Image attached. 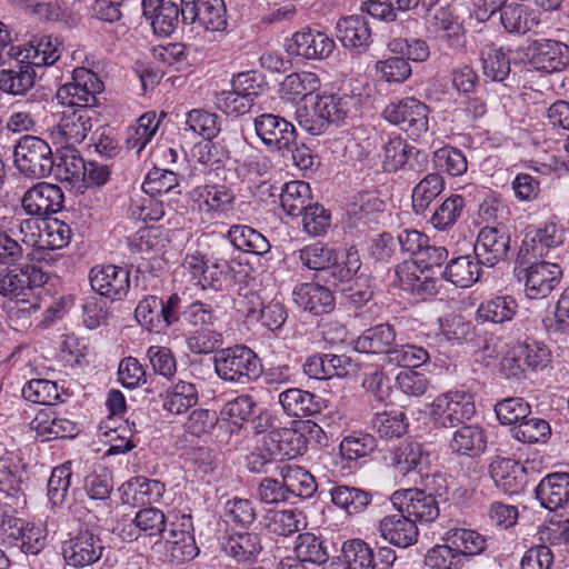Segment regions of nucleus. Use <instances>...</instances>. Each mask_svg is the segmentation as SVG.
<instances>
[{"mask_svg":"<svg viewBox=\"0 0 569 569\" xmlns=\"http://www.w3.org/2000/svg\"><path fill=\"white\" fill-rule=\"evenodd\" d=\"M298 258L301 264L309 270H328L332 280L331 286L351 280L361 267L359 253L350 248L346 251L345 259L340 263L338 252L328 244L317 241L298 250Z\"/></svg>","mask_w":569,"mask_h":569,"instance_id":"f257e3e1","label":"nucleus"},{"mask_svg":"<svg viewBox=\"0 0 569 569\" xmlns=\"http://www.w3.org/2000/svg\"><path fill=\"white\" fill-rule=\"evenodd\" d=\"M353 97L348 94H318L311 106L296 110L298 124L313 136L323 133L330 124L346 121L353 107Z\"/></svg>","mask_w":569,"mask_h":569,"instance_id":"f03ea898","label":"nucleus"},{"mask_svg":"<svg viewBox=\"0 0 569 569\" xmlns=\"http://www.w3.org/2000/svg\"><path fill=\"white\" fill-rule=\"evenodd\" d=\"M213 368L221 380L240 385L257 380L262 372L260 358L244 345L219 350L213 358Z\"/></svg>","mask_w":569,"mask_h":569,"instance_id":"7ed1b4c3","label":"nucleus"},{"mask_svg":"<svg viewBox=\"0 0 569 569\" xmlns=\"http://www.w3.org/2000/svg\"><path fill=\"white\" fill-rule=\"evenodd\" d=\"M14 164L26 178L41 180L48 178L54 167L51 147L36 136H23L14 147Z\"/></svg>","mask_w":569,"mask_h":569,"instance_id":"20e7f679","label":"nucleus"},{"mask_svg":"<svg viewBox=\"0 0 569 569\" xmlns=\"http://www.w3.org/2000/svg\"><path fill=\"white\" fill-rule=\"evenodd\" d=\"M156 541L154 547L164 550L166 557L176 562H183L193 559L199 549L193 536V523L190 515L174 513L169 520V528Z\"/></svg>","mask_w":569,"mask_h":569,"instance_id":"39448f33","label":"nucleus"},{"mask_svg":"<svg viewBox=\"0 0 569 569\" xmlns=\"http://www.w3.org/2000/svg\"><path fill=\"white\" fill-rule=\"evenodd\" d=\"M0 503V537L9 539L27 555H38L47 545V529L41 525L23 522L16 513H9Z\"/></svg>","mask_w":569,"mask_h":569,"instance_id":"423d86ee","label":"nucleus"},{"mask_svg":"<svg viewBox=\"0 0 569 569\" xmlns=\"http://www.w3.org/2000/svg\"><path fill=\"white\" fill-rule=\"evenodd\" d=\"M103 91V82L92 70L76 68L72 80L62 84L57 91L58 101L66 108H86L91 110L97 104V96Z\"/></svg>","mask_w":569,"mask_h":569,"instance_id":"0eeeda50","label":"nucleus"},{"mask_svg":"<svg viewBox=\"0 0 569 569\" xmlns=\"http://www.w3.org/2000/svg\"><path fill=\"white\" fill-rule=\"evenodd\" d=\"M429 107L413 97L389 103L382 111L383 118L398 126L408 137L418 139L429 129Z\"/></svg>","mask_w":569,"mask_h":569,"instance_id":"6e6552de","label":"nucleus"},{"mask_svg":"<svg viewBox=\"0 0 569 569\" xmlns=\"http://www.w3.org/2000/svg\"><path fill=\"white\" fill-rule=\"evenodd\" d=\"M518 264V278L525 281V293L529 299L547 298L560 283L562 270L559 264L540 259Z\"/></svg>","mask_w":569,"mask_h":569,"instance_id":"1a4fd4ad","label":"nucleus"},{"mask_svg":"<svg viewBox=\"0 0 569 569\" xmlns=\"http://www.w3.org/2000/svg\"><path fill=\"white\" fill-rule=\"evenodd\" d=\"M26 471L20 459L12 452H6L0 457V492L7 501L0 503L10 513H17L27 506L24 492Z\"/></svg>","mask_w":569,"mask_h":569,"instance_id":"9d476101","label":"nucleus"},{"mask_svg":"<svg viewBox=\"0 0 569 569\" xmlns=\"http://www.w3.org/2000/svg\"><path fill=\"white\" fill-rule=\"evenodd\" d=\"M475 412L473 398L465 391H448L438 396L431 405L435 423L446 428L471 419Z\"/></svg>","mask_w":569,"mask_h":569,"instance_id":"9b49d317","label":"nucleus"},{"mask_svg":"<svg viewBox=\"0 0 569 569\" xmlns=\"http://www.w3.org/2000/svg\"><path fill=\"white\" fill-rule=\"evenodd\" d=\"M48 279L46 272L31 263L0 269V296L18 299L26 296L28 291L42 287Z\"/></svg>","mask_w":569,"mask_h":569,"instance_id":"f8f14e48","label":"nucleus"},{"mask_svg":"<svg viewBox=\"0 0 569 569\" xmlns=\"http://www.w3.org/2000/svg\"><path fill=\"white\" fill-rule=\"evenodd\" d=\"M253 128L258 138L269 149L290 150L297 140L295 126L283 117L273 113H261L253 119Z\"/></svg>","mask_w":569,"mask_h":569,"instance_id":"ddd939ff","label":"nucleus"},{"mask_svg":"<svg viewBox=\"0 0 569 569\" xmlns=\"http://www.w3.org/2000/svg\"><path fill=\"white\" fill-rule=\"evenodd\" d=\"M64 193L60 186L38 181L21 197V208L30 217H46L61 211Z\"/></svg>","mask_w":569,"mask_h":569,"instance_id":"4468645a","label":"nucleus"},{"mask_svg":"<svg viewBox=\"0 0 569 569\" xmlns=\"http://www.w3.org/2000/svg\"><path fill=\"white\" fill-rule=\"evenodd\" d=\"M391 502L398 511L415 520V523L432 522L439 516V506L435 495L425 489L396 491L391 496Z\"/></svg>","mask_w":569,"mask_h":569,"instance_id":"2eb2a0df","label":"nucleus"},{"mask_svg":"<svg viewBox=\"0 0 569 569\" xmlns=\"http://www.w3.org/2000/svg\"><path fill=\"white\" fill-rule=\"evenodd\" d=\"M566 230L561 224L549 221L539 227L533 236L527 234L517 256V263H528L531 259H542L550 250L565 241Z\"/></svg>","mask_w":569,"mask_h":569,"instance_id":"dca6fc26","label":"nucleus"},{"mask_svg":"<svg viewBox=\"0 0 569 569\" xmlns=\"http://www.w3.org/2000/svg\"><path fill=\"white\" fill-rule=\"evenodd\" d=\"M181 20L186 24L198 22L206 30L220 31L227 26L223 0H180Z\"/></svg>","mask_w":569,"mask_h":569,"instance_id":"f3484780","label":"nucleus"},{"mask_svg":"<svg viewBox=\"0 0 569 569\" xmlns=\"http://www.w3.org/2000/svg\"><path fill=\"white\" fill-rule=\"evenodd\" d=\"M104 549L99 535L91 529H83L64 542L63 557L69 565L86 567L99 561Z\"/></svg>","mask_w":569,"mask_h":569,"instance_id":"a211bd4d","label":"nucleus"},{"mask_svg":"<svg viewBox=\"0 0 569 569\" xmlns=\"http://www.w3.org/2000/svg\"><path fill=\"white\" fill-rule=\"evenodd\" d=\"M89 280L94 291L111 300L123 299L130 288L129 270L114 264L93 267Z\"/></svg>","mask_w":569,"mask_h":569,"instance_id":"6ab92c4d","label":"nucleus"},{"mask_svg":"<svg viewBox=\"0 0 569 569\" xmlns=\"http://www.w3.org/2000/svg\"><path fill=\"white\" fill-rule=\"evenodd\" d=\"M377 532L386 542L401 549L416 545L419 538V529L415 520L398 510L378 521Z\"/></svg>","mask_w":569,"mask_h":569,"instance_id":"aec40b11","label":"nucleus"},{"mask_svg":"<svg viewBox=\"0 0 569 569\" xmlns=\"http://www.w3.org/2000/svg\"><path fill=\"white\" fill-rule=\"evenodd\" d=\"M530 63L539 71L559 72L569 66V46L553 39H539L529 44Z\"/></svg>","mask_w":569,"mask_h":569,"instance_id":"412c9836","label":"nucleus"},{"mask_svg":"<svg viewBox=\"0 0 569 569\" xmlns=\"http://www.w3.org/2000/svg\"><path fill=\"white\" fill-rule=\"evenodd\" d=\"M510 250L509 233L497 227L480 229L475 243V254L486 267H495L503 261Z\"/></svg>","mask_w":569,"mask_h":569,"instance_id":"4be33fe9","label":"nucleus"},{"mask_svg":"<svg viewBox=\"0 0 569 569\" xmlns=\"http://www.w3.org/2000/svg\"><path fill=\"white\" fill-rule=\"evenodd\" d=\"M335 47V41L325 32L307 29L292 36L287 50L308 60H322L333 52Z\"/></svg>","mask_w":569,"mask_h":569,"instance_id":"5701e85b","label":"nucleus"},{"mask_svg":"<svg viewBox=\"0 0 569 569\" xmlns=\"http://www.w3.org/2000/svg\"><path fill=\"white\" fill-rule=\"evenodd\" d=\"M306 436L293 428H277L263 436V449L278 459H292L307 451Z\"/></svg>","mask_w":569,"mask_h":569,"instance_id":"b1692460","label":"nucleus"},{"mask_svg":"<svg viewBox=\"0 0 569 569\" xmlns=\"http://www.w3.org/2000/svg\"><path fill=\"white\" fill-rule=\"evenodd\" d=\"M234 199L233 192L221 184H206L193 190V202L199 212L208 216L209 219L220 218L232 210Z\"/></svg>","mask_w":569,"mask_h":569,"instance_id":"393cba45","label":"nucleus"},{"mask_svg":"<svg viewBox=\"0 0 569 569\" xmlns=\"http://www.w3.org/2000/svg\"><path fill=\"white\" fill-rule=\"evenodd\" d=\"M396 274L401 288L419 300H426L438 292L437 280L418 262H402L397 266Z\"/></svg>","mask_w":569,"mask_h":569,"instance_id":"a878e982","label":"nucleus"},{"mask_svg":"<svg viewBox=\"0 0 569 569\" xmlns=\"http://www.w3.org/2000/svg\"><path fill=\"white\" fill-rule=\"evenodd\" d=\"M552 359L550 349L540 341L526 339L513 348V358L506 359L503 366L516 362V369L510 368L511 376H518L525 370H542Z\"/></svg>","mask_w":569,"mask_h":569,"instance_id":"bb28decb","label":"nucleus"},{"mask_svg":"<svg viewBox=\"0 0 569 569\" xmlns=\"http://www.w3.org/2000/svg\"><path fill=\"white\" fill-rule=\"evenodd\" d=\"M489 473L497 488L507 495L521 492L527 483V471L522 465L510 458L496 457Z\"/></svg>","mask_w":569,"mask_h":569,"instance_id":"cd10ccee","label":"nucleus"},{"mask_svg":"<svg viewBox=\"0 0 569 569\" xmlns=\"http://www.w3.org/2000/svg\"><path fill=\"white\" fill-rule=\"evenodd\" d=\"M142 13L157 34L168 37L178 27L181 7L172 0H142Z\"/></svg>","mask_w":569,"mask_h":569,"instance_id":"c85d7f7f","label":"nucleus"},{"mask_svg":"<svg viewBox=\"0 0 569 569\" xmlns=\"http://www.w3.org/2000/svg\"><path fill=\"white\" fill-rule=\"evenodd\" d=\"M29 426L41 441L73 438L79 433V428L74 421L58 417L54 412L48 410H40Z\"/></svg>","mask_w":569,"mask_h":569,"instance_id":"c756f323","label":"nucleus"},{"mask_svg":"<svg viewBox=\"0 0 569 569\" xmlns=\"http://www.w3.org/2000/svg\"><path fill=\"white\" fill-rule=\"evenodd\" d=\"M293 300L303 310L320 316L335 309V297L330 289L315 282H305L293 289Z\"/></svg>","mask_w":569,"mask_h":569,"instance_id":"7c9ffc66","label":"nucleus"},{"mask_svg":"<svg viewBox=\"0 0 569 569\" xmlns=\"http://www.w3.org/2000/svg\"><path fill=\"white\" fill-rule=\"evenodd\" d=\"M91 110L66 108L58 123V133L67 146L81 143L92 129Z\"/></svg>","mask_w":569,"mask_h":569,"instance_id":"2f4dec72","label":"nucleus"},{"mask_svg":"<svg viewBox=\"0 0 569 569\" xmlns=\"http://www.w3.org/2000/svg\"><path fill=\"white\" fill-rule=\"evenodd\" d=\"M500 21L507 32L525 34L541 23V14L523 3L502 2Z\"/></svg>","mask_w":569,"mask_h":569,"instance_id":"473e14b6","label":"nucleus"},{"mask_svg":"<svg viewBox=\"0 0 569 569\" xmlns=\"http://www.w3.org/2000/svg\"><path fill=\"white\" fill-rule=\"evenodd\" d=\"M535 493L543 508L551 511L562 508L569 501V473L556 472L546 476Z\"/></svg>","mask_w":569,"mask_h":569,"instance_id":"72a5a7b5","label":"nucleus"},{"mask_svg":"<svg viewBox=\"0 0 569 569\" xmlns=\"http://www.w3.org/2000/svg\"><path fill=\"white\" fill-rule=\"evenodd\" d=\"M428 29L440 40L453 49H462L466 43V32L458 17L445 8L437 9L428 20Z\"/></svg>","mask_w":569,"mask_h":569,"instance_id":"f704fd0d","label":"nucleus"},{"mask_svg":"<svg viewBox=\"0 0 569 569\" xmlns=\"http://www.w3.org/2000/svg\"><path fill=\"white\" fill-rule=\"evenodd\" d=\"M321 80L316 72L297 71L284 77L279 84L280 98L284 101L298 103L318 91Z\"/></svg>","mask_w":569,"mask_h":569,"instance_id":"c9c22d12","label":"nucleus"},{"mask_svg":"<svg viewBox=\"0 0 569 569\" xmlns=\"http://www.w3.org/2000/svg\"><path fill=\"white\" fill-rule=\"evenodd\" d=\"M337 37L349 49L366 50L371 43V29L363 16H348L338 20Z\"/></svg>","mask_w":569,"mask_h":569,"instance_id":"e433bc0d","label":"nucleus"},{"mask_svg":"<svg viewBox=\"0 0 569 569\" xmlns=\"http://www.w3.org/2000/svg\"><path fill=\"white\" fill-rule=\"evenodd\" d=\"M396 331L389 323L376 325L362 332L355 340V350L365 353L386 355L393 349Z\"/></svg>","mask_w":569,"mask_h":569,"instance_id":"4c0bfd02","label":"nucleus"},{"mask_svg":"<svg viewBox=\"0 0 569 569\" xmlns=\"http://www.w3.org/2000/svg\"><path fill=\"white\" fill-rule=\"evenodd\" d=\"M224 552L239 563L252 562L262 551L261 538L256 532H234L222 542Z\"/></svg>","mask_w":569,"mask_h":569,"instance_id":"58836bf2","label":"nucleus"},{"mask_svg":"<svg viewBox=\"0 0 569 569\" xmlns=\"http://www.w3.org/2000/svg\"><path fill=\"white\" fill-rule=\"evenodd\" d=\"M278 401L283 411L290 417L313 416L321 411L320 399L313 393L299 388H289L280 392Z\"/></svg>","mask_w":569,"mask_h":569,"instance_id":"ea45409f","label":"nucleus"},{"mask_svg":"<svg viewBox=\"0 0 569 569\" xmlns=\"http://www.w3.org/2000/svg\"><path fill=\"white\" fill-rule=\"evenodd\" d=\"M331 502L348 516H357L366 511L372 502L371 492L345 485L333 486L330 491Z\"/></svg>","mask_w":569,"mask_h":569,"instance_id":"a19ab883","label":"nucleus"},{"mask_svg":"<svg viewBox=\"0 0 569 569\" xmlns=\"http://www.w3.org/2000/svg\"><path fill=\"white\" fill-rule=\"evenodd\" d=\"M289 498H310L317 490L315 477L298 465L284 463L278 467Z\"/></svg>","mask_w":569,"mask_h":569,"instance_id":"79ce46f5","label":"nucleus"},{"mask_svg":"<svg viewBox=\"0 0 569 569\" xmlns=\"http://www.w3.org/2000/svg\"><path fill=\"white\" fill-rule=\"evenodd\" d=\"M428 458L421 443L406 440L391 451V466L401 475L411 471L421 472L422 467L428 463Z\"/></svg>","mask_w":569,"mask_h":569,"instance_id":"37998d69","label":"nucleus"},{"mask_svg":"<svg viewBox=\"0 0 569 569\" xmlns=\"http://www.w3.org/2000/svg\"><path fill=\"white\" fill-rule=\"evenodd\" d=\"M480 264L476 256H460L448 262L442 276L457 287L469 288L480 278Z\"/></svg>","mask_w":569,"mask_h":569,"instance_id":"c03bdc74","label":"nucleus"},{"mask_svg":"<svg viewBox=\"0 0 569 569\" xmlns=\"http://www.w3.org/2000/svg\"><path fill=\"white\" fill-rule=\"evenodd\" d=\"M264 528L278 536H291L306 526L305 517L297 509L269 510L262 517Z\"/></svg>","mask_w":569,"mask_h":569,"instance_id":"a18cd8bd","label":"nucleus"},{"mask_svg":"<svg viewBox=\"0 0 569 569\" xmlns=\"http://www.w3.org/2000/svg\"><path fill=\"white\" fill-rule=\"evenodd\" d=\"M227 237L236 249L243 252L264 254L271 248L268 239L262 233L246 224L231 226Z\"/></svg>","mask_w":569,"mask_h":569,"instance_id":"49530a36","label":"nucleus"},{"mask_svg":"<svg viewBox=\"0 0 569 569\" xmlns=\"http://www.w3.org/2000/svg\"><path fill=\"white\" fill-rule=\"evenodd\" d=\"M518 309L517 301L510 296H498L480 303L477 321L480 323H503L510 321Z\"/></svg>","mask_w":569,"mask_h":569,"instance_id":"de8ad7c7","label":"nucleus"},{"mask_svg":"<svg viewBox=\"0 0 569 569\" xmlns=\"http://www.w3.org/2000/svg\"><path fill=\"white\" fill-rule=\"evenodd\" d=\"M295 556L312 565L321 566L329 560V551L322 536L313 532L299 533L293 547Z\"/></svg>","mask_w":569,"mask_h":569,"instance_id":"09e8293b","label":"nucleus"},{"mask_svg":"<svg viewBox=\"0 0 569 569\" xmlns=\"http://www.w3.org/2000/svg\"><path fill=\"white\" fill-rule=\"evenodd\" d=\"M60 42L51 36H43L23 50H19L16 57L22 56L32 67L51 66L60 58Z\"/></svg>","mask_w":569,"mask_h":569,"instance_id":"8fccbe9b","label":"nucleus"},{"mask_svg":"<svg viewBox=\"0 0 569 569\" xmlns=\"http://www.w3.org/2000/svg\"><path fill=\"white\" fill-rule=\"evenodd\" d=\"M34 80L36 72L29 62L27 64H19L17 69L0 70V90L8 94H26L33 88Z\"/></svg>","mask_w":569,"mask_h":569,"instance_id":"3c124183","label":"nucleus"},{"mask_svg":"<svg viewBox=\"0 0 569 569\" xmlns=\"http://www.w3.org/2000/svg\"><path fill=\"white\" fill-rule=\"evenodd\" d=\"M341 560L346 569H376L373 549L361 538L343 541Z\"/></svg>","mask_w":569,"mask_h":569,"instance_id":"603ef678","label":"nucleus"},{"mask_svg":"<svg viewBox=\"0 0 569 569\" xmlns=\"http://www.w3.org/2000/svg\"><path fill=\"white\" fill-rule=\"evenodd\" d=\"M311 189L308 182L295 180L284 183L280 194L281 207L290 217L302 214L310 206Z\"/></svg>","mask_w":569,"mask_h":569,"instance_id":"864d4df0","label":"nucleus"},{"mask_svg":"<svg viewBox=\"0 0 569 569\" xmlns=\"http://www.w3.org/2000/svg\"><path fill=\"white\" fill-rule=\"evenodd\" d=\"M486 446L487 441L482 429L475 425L462 426L456 430L450 441L453 452L470 457L481 453Z\"/></svg>","mask_w":569,"mask_h":569,"instance_id":"5fc2aeb1","label":"nucleus"},{"mask_svg":"<svg viewBox=\"0 0 569 569\" xmlns=\"http://www.w3.org/2000/svg\"><path fill=\"white\" fill-rule=\"evenodd\" d=\"M443 189L445 180L439 172H431L420 180L412 190V209L415 213L423 214Z\"/></svg>","mask_w":569,"mask_h":569,"instance_id":"6e6d98bb","label":"nucleus"},{"mask_svg":"<svg viewBox=\"0 0 569 569\" xmlns=\"http://www.w3.org/2000/svg\"><path fill=\"white\" fill-rule=\"evenodd\" d=\"M465 208V198L460 194H451L436 208L429 221L435 229L448 231L462 217Z\"/></svg>","mask_w":569,"mask_h":569,"instance_id":"4d7b16f0","label":"nucleus"},{"mask_svg":"<svg viewBox=\"0 0 569 569\" xmlns=\"http://www.w3.org/2000/svg\"><path fill=\"white\" fill-rule=\"evenodd\" d=\"M446 542L460 556H477L487 548V540L475 530L456 528L446 533Z\"/></svg>","mask_w":569,"mask_h":569,"instance_id":"13d9d810","label":"nucleus"},{"mask_svg":"<svg viewBox=\"0 0 569 569\" xmlns=\"http://www.w3.org/2000/svg\"><path fill=\"white\" fill-rule=\"evenodd\" d=\"M159 127V120L154 112L142 114L134 126L129 127L126 143L128 149L136 150L139 154L151 141Z\"/></svg>","mask_w":569,"mask_h":569,"instance_id":"bf43d9fd","label":"nucleus"},{"mask_svg":"<svg viewBox=\"0 0 569 569\" xmlns=\"http://www.w3.org/2000/svg\"><path fill=\"white\" fill-rule=\"evenodd\" d=\"M483 76L492 81L501 82L510 73V59L502 48L487 46L481 50Z\"/></svg>","mask_w":569,"mask_h":569,"instance_id":"052dcab7","label":"nucleus"},{"mask_svg":"<svg viewBox=\"0 0 569 569\" xmlns=\"http://www.w3.org/2000/svg\"><path fill=\"white\" fill-rule=\"evenodd\" d=\"M198 399L199 396L196 385L179 381L167 392L163 408L171 413L181 415L196 406Z\"/></svg>","mask_w":569,"mask_h":569,"instance_id":"680f3d73","label":"nucleus"},{"mask_svg":"<svg viewBox=\"0 0 569 569\" xmlns=\"http://www.w3.org/2000/svg\"><path fill=\"white\" fill-rule=\"evenodd\" d=\"M22 397L30 402L53 406L62 402L57 382L47 379H31L22 388Z\"/></svg>","mask_w":569,"mask_h":569,"instance_id":"e2e57ef3","label":"nucleus"},{"mask_svg":"<svg viewBox=\"0 0 569 569\" xmlns=\"http://www.w3.org/2000/svg\"><path fill=\"white\" fill-rule=\"evenodd\" d=\"M372 429L381 438H399L407 432L408 422L402 411L377 412L371 420Z\"/></svg>","mask_w":569,"mask_h":569,"instance_id":"0e129e2a","label":"nucleus"},{"mask_svg":"<svg viewBox=\"0 0 569 569\" xmlns=\"http://www.w3.org/2000/svg\"><path fill=\"white\" fill-rule=\"evenodd\" d=\"M133 525L140 532L136 539L140 537H161L166 532L167 518L160 509L149 507L136 513Z\"/></svg>","mask_w":569,"mask_h":569,"instance_id":"69168bd1","label":"nucleus"},{"mask_svg":"<svg viewBox=\"0 0 569 569\" xmlns=\"http://www.w3.org/2000/svg\"><path fill=\"white\" fill-rule=\"evenodd\" d=\"M71 238L72 230L70 226L59 219H52L44 222V228L41 229V237L37 246L39 248L58 250L67 247Z\"/></svg>","mask_w":569,"mask_h":569,"instance_id":"338daca9","label":"nucleus"},{"mask_svg":"<svg viewBox=\"0 0 569 569\" xmlns=\"http://www.w3.org/2000/svg\"><path fill=\"white\" fill-rule=\"evenodd\" d=\"M435 167L451 177L462 176L468 169V162L461 150L455 147H442L433 152Z\"/></svg>","mask_w":569,"mask_h":569,"instance_id":"774afa93","label":"nucleus"}]
</instances>
